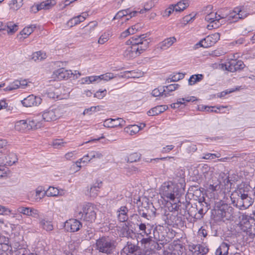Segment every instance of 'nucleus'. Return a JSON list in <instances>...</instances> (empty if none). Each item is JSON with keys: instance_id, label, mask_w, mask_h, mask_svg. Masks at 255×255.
Returning <instances> with one entry per match:
<instances>
[{"instance_id": "nucleus-31", "label": "nucleus", "mask_w": 255, "mask_h": 255, "mask_svg": "<svg viewBox=\"0 0 255 255\" xmlns=\"http://www.w3.org/2000/svg\"><path fill=\"white\" fill-rule=\"evenodd\" d=\"M237 194L238 197L236 200L234 197H232V196H231L232 203L234 206H236L240 209H244V204L242 197H241V194H240L239 193H237Z\"/></svg>"}, {"instance_id": "nucleus-26", "label": "nucleus", "mask_w": 255, "mask_h": 255, "mask_svg": "<svg viewBox=\"0 0 255 255\" xmlns=\"http://www.w3.org/2000/svg\"><path fill=\"white\" fill-rule=\"evenodd\" d=\"M103 183L100 180H97L91 187L90 194L91 197H96L98 195L99 189L102 186Z\"/></svg>"}, {"instance_id": "nucleus-52", "label": "nucleus", "mask_w": 255, "mask_h": 255, "mask_svg": "<svg viewBox=\"0 0 255 255\" xmlns=\"http://www.w3.org/2000/svg\"><path fill=\"white\" fill-rule=\"evenodd\" d=\"M31 207H26L21 206L17 209V212H19L23 215H25L27 216H29L30 211Z\"/></svg>"}, {"instance_id": "nucleus-17", "label": "nucleus", "mask_w": 255, "mask_h": 255, "mask_svg": "<svg viewBox=\"0 0 255 255\" xmlns=\"http://www.w3.org/2000/svg\"><path fill=\"white\" fill-rule=\"evenodd\" d=\"M163 219L168 225L174 226L178 224V218L177 214L171 211L165 213Z\"/></svg>"}, {"instance_id": "nucleus-50", "label": "nucleus", "mask_w": 255, "mask_h": 255, "mask_svg": "<svg viewBox=\"0 0 255 255\" xmlns=\"http://www.w3.org/2000/svg\"><path fill=\"white\" fill-rule=\"evenodd\" d=\"M228 20L232 21L233 22H236L239 19L237 12H235V9L231 12L229 14H227V17L226 18Z\"/></svg>"}, {"instance_id": "nucleus-35", "label": "nucleus", "mask_w": 255, "mask_h": 255, "mask_svg": "<svg viewBox=\"0 0 255 255\" xmlns=\"http://www.w3.org/2000/svg\"><path fill=\"white\" fill-rule=\"evenodd\" d=\"M45 191V189L42 186L38 187L35 191V201H39L42 199L46 195V191L44 193L43 192Z\"/></svg>"}, {"instance_id": "nucleus-59", "label": "nucleus", "mask_w": 255, "mask_h": 255, "mask_svg": "<svg viewBox=\"0 0 255 255\" xmlns=\"http://www.w3.org/2000/svg\"><path fill=\"white\" fill-rule=\"evenodd\" d=\"M207 185V190L211 192L217 191L220 189V187H216L214 184H212L211 180L208 181Z\"/></svg>"}, {"instance_id": "nucleus-1", "label": "nucleus", "mask_w": 255, "mask_h": 255, "mask_svg": "<svg viewBox=\"0 0 255 255\" xmlns=\"http://www.w3.org/2000/svg\"><path fill=\"white\" fill-rule=\"evenodd\" d=\"M147 34L134 35L126 41L129 45L125 50L123 55L127 59H132L139 56L149 46V42L146 38Z\"/></svg>"}, {"instance_id": "nucleus-32", "label": "nucleus", "mask_w": 255, "mask_h": 255, "mask_svg": "<svg viewBox=\"0 0 255 255\" xmlns=\"http://www.w3.org/2000/svg\"><path fill=\"white\" fill-rule=\"evenodd\" d=\"M189 5L188 0H182L178 2L176 4H173V6L175 7V11H182L184 10Z\"/></svg>"}, {"instance_id": "nucleus-21", "label": "nucleus", "mask_w": 255, "mask_h": 255, "mask_svg": "<svg viewBox=\"0 0 255 255\" xmlns=\"http://www.w3.org/2000/svg\"><path fill=\"white\" fill-rule=\"evenodd\" d=\"M139 224L137 223V225L139 227V231L140 232V234L142 236H148L150 235L151 231L152 229V227L149 224L145 223H142L141 221H138Z\"/></svg>"}, {"instance_id": "nucleus-58", "label": "nucleus", "mask_w": 255, "mask_h": 255, "mask_svg": "<svg viewBox=\"0 0 255 255\" xmlns=\"http://www.w3.org/2000/svg\"><path fill=\"white\" fill-rule=\"evenodd\" d=\"M30 211L29 216H31L33 218L38 219L40 220L41 218H40V213L39 211L35 208H31Z\"/></svg>"}, {"instance_id": "nucleus-44", "label": "nucleus", "mask_w": 255, "mask_h": 255, "mask_svg": "<svg viewBox=\"0 0 255 255\" xmlns=\"http://www.w3.org/2000/svg\"><path fill=\"white\" fill-rule=\"evenodd\" d=\"M6 25V30L8 33H13L18 29V25L12 22L7 23Z\"/></svg>"}, {"instance_id": "nucleus-18", "label": "nucleus", "mask_w": 255, "mask_h": 255, "mask_svg": "<svg viewBox=\"0 0 255 255\" xmlns=\"http://www.w3.org/2000/svg\"><path fill=\"white\" fill-rule=\"evenodd\" d=\"M55 3L56 1L55 0H47L42 1L40 4H37L35 6H33L31 7V9L35 13L42 9H48L52 6L55 5Z\"/></svg>"}, {"instance_id": "nucleus-46", "label": "nucleus", "mask_w": 255, "mask_h": 255, "mask_svg": "<svg viewBox=\"0 0 255 255\" xmlns=\"http://www.w3.org/2000/svg\"><path fill=\"white\" fill-rule=\"evenodd\" d=\"M122 250L125 252H128V253L129 252H134V253L136 254H139L138 250V247L132 244H128Z\"/></svg>"}, {"instance_id": "nucleus-62", "label": "nucleus", "mask_w": 255, "mask_h": 255, "mask_svg": "<svg viewBox=\"0 0 255 255\" xmlns=\"http://www.w3.org/2000/svg\"><path fill=\"white\" fill-rule=\"evenodd\" d=\"M204 155L202 157V158L205 159H213L216 157H220V154H216L214 153H207Z\"/></svg>"}, {"instance_id": "nucleus-13", "label": "nucleus", "mask_w": 255, "mask_h": 255, "mask_svg": "<svg viewBox=\"0 0 255 255\" xmlns=\"http://www.w3.org/2000/svg\"><path fill=\"white\" fill-rule=\"evenodd\" d=\"M244 67L245 65L243 61L235 59L230 60L226 64V69L231 72H234L238 70L242 69Z\"/></svg>"}, {"instance_id": "nucleus-45", "label": "nucleus", "mask_w": 255, "mask_h": 255, "mask_svg": "<svg viewBox=\"0 0 255 255\" xmlns=\"http://www.w3.org/2000/svg\"><path fill=\"white\" fill-rule=\"evenodd\" d=\"M67 143L63 139H55L52 142V146L55 148H61L64 147Z\"/></svg>"}, {"instance_id": "nucleus-37", "label": "nucleus", "mask_w": 255, "mask_h": 255, "mask_svg": "<svg viewBox=\"0 0 255 255\" xmlns=\"http://www.w3.org/2000/svg\"><path fill=\"white\" fill-rule=\"evenodd\" d=\"M46 58V54L45 52L41 51L34 52L32 54V59L35 61H41Z\"/></svg>"}, {"instance_id": "nucleus-24", "label": "nucleus", "mask_w": 255, "mask_h": 255, "mask_svg": "<svg viewBox=\"0 0 255 255\" xmlns=\"http://www.w3.org/2000/svg\"><path fill=\"white\" fill-rule=\"evenodd\" d=\"M167 109L168 106L166 105L157 106L148 111L147 112V115L149 116H154L157 115L165 111Z\"/></svg>"}, {"instance_id": "nucleus-38", "label": "nucleus", "mask_w": 255, "mask_h": 255, "mask_svg": "<svg viewBox=\"0 0 255 255\" xmlns=\"http://www.w3.org/2000/svg\"><path fill=\"white\" fill-rule=\"evenodd\" d=\"M150 206L152 207V205H150ZM148 208H147L146 207H144V209H142V207H141V209H139L138 210V213L139 215L147 219H148V217L150 216V212H152L151 210L149 209V205H148Z\"/></svg>"}, {"instance_id": "nucleus-55", "label": "nucleus", "mask_w": 255, "mask_h": 255, "mask_svg": "<svg viewBox=\"0 0 255 255\" xmlns=\"http://www.w3.org/2000/svg\"><path fill=\"white\" fill-rule=\"evenodd\" d=\"M235 12H237L238 18L243 19L248 16V13L244 10L241 9L240 8L236 7L235 8Z\"/></svg>"}, {"instance_id": "nucleus-15", "label": "nucleus", "mask_w": 255, "mask_h": 255, "mask_svg": "<svg viewBox=\"0 0 255 255\" xmlns=\"http://www.w3.org/2000/svg\"><path fill=\"white\" fill-rule=\"evenodd\" d=\"M189 249L192 252L193 255H204L206 254L209 251L208 249L206 247L200 244L189 245Z\"/></svg>"}, {"instance_id": "nucleus-29", "label": "nucleus", "mask_w": 255, "mask_h": 255, "mask_svg": "<svg viewBox=\"0 0 255 255\" xmlns=\"http://www.w3.org/2000/svg\"><path fill=\"white\" fill-rule=\"evenodd\" d=\"M39 223L40 228L46 231H51L53 230V226L51 222L49 221L41 218L40 219Z\"/></svg>"}, {"instance_id": "nucleus-19", "label": "nucleus", "mask_w": 255, "mask_h": 255, "mask_svg": "<svg viewBox=\"0 0 255 255\" xmlns=\"http://www.w3.org/2000/svg\"><path fill=\"white\" fill-rule=\"evenodd\" d=\"M137 13H138V12L136 10L131 11L129 8L123 9L117 13L113 20L120 19L124 16H129V18H131L135 16Z\"/></svg>"}, {"instance_id": "nucleus-49", "label": "nucleus", "mask_w": 255, "mask_h": 255, "mask_svg": "<svg viewBox=\"0 0 255 255\" xmlns=\"http://www.w3.org/2000/svg\"><path fill=\"white\" fill-rule=\"evenodd\" d=\"M170 77H171L169 78L170 81H168V82H176L182 79L184 77V74L181 73H178L176 74L171 75Z\"/></svg>"}, {"instance_id": "nucleus-34", "label": "nucleus", "mask_w": 255, "mask_h": 255, "mask_svg": "<svg viewBox=\"0 0 255 255\" xmlns=\"http://www.w3.org/2000/svg\"><path fill=\"white\" fill-rule=\"evenodd\" d=\"M94 236L93 230L92 229H88L83 231L81 235V239L82 240L89 241L92 239Z\"/></svg>"}, {"instance_id": "nucleus-11", "label": "nucleus", "mask_w": 255, "mask_h": 255, "mask_svg": "<svg viewBox=\"0 0 255 255\" xmlns=\"http://www.w3.org/2000/svg\"><path fill=\"white\" fill-rule=\"evenodd\" d=\"M42 99L39 97L30 95L21 101L22 105L25 107L37 106L41 103Z\"/></svg>"}, {"instance_id": "nucleus-3", "label": "nucleus", "mask_w": 255, "mask_h": 255, "mask_svg": "<svg viewBox=\"0 0 255 255\" xmlns=\"http://www.w3.org/2000/svg\"><path fill=\"white\" fill-rule=\"evenodd\" d=\"M183 189L179 188L178 185L172 182H166L161 186L159 193L161 197L165 201H173L175 198L178 199L183 193Z\"/></svg>"}, {"instance_id": "nucleus-43", "label": "nucleus", "mask_w": 255, "mask_h": 255, "mask_svg": "<svg viewBox=\"0 0 255 255\" xmlns=\"http://www.w3.org/2000/svg\"><path fill=\"white\" fill-rule=\"evenodd\" d=\"M165 90L162 88H156L154 89L151 92V94L153 97L163 96L167 97L168 93H165Z\"/></svg>"}, {"instance_id": "nucleus-36", "label": "nucleus", "mask_w": 255, "mask_h": 255, "mask_svg": "<svg viewBox=\"0 0 255 255\" xmlns=\"http://www.w3.org/2000/svg\"><path fill=\"white\" fill-rule=\"evenodd\" d=\"M214 19H215V25L212 24V26L215 28H217L219 26V20L221 19H226L227 17V14H217V13H214ZM221 24V23H220Z\"/></svg>"}, {"instance_id": "nucleus-23", "label": "nucleus", "mask_w": 255, "mask_h": 255, "mask_svg": "<svg viewBox=\"0 0 255 255\" xmlns=\"http://www.w3.org/2000/svg\"><path fill=\"white\" fill-rule=\"evenodd\" d=\"M237 193H239L241 194V197L243 200V202L244 204V209H247L249 208L250 206H251L254 201V199H253L251 197L248 195V194L242 193V189H240L237 191Z\"/></svg>"}, {"instance_id": "nucleus-30", "label": "nucleus", "mask_w": 255, "mask_h": 255, "mask_svg": "<svg viewBox=\"0 0 255 255\" xmlns=\"http://www.w3.org/2000/svg\"><path fill=\"white\" fill-rule=\"evenodd\" d=\"M63 190H59L58 188L54 187H49L46 191V195L48 197H56L58 196H62Z\"/></svg>"}, {"instance_id": "nucleus-42", "label": "nucleus", "mask_w": 255, "mask_h": 255, "mask_svg": "<svg viewBox=\"0 0 255 255\" xmlns=\"http://www.w3.org/2000/svg\"><path fill=\"white\" fill-rule=\"evenodd\" d=\"M141 155L140 153L137 152H134L130 154L127 157L126 160L127 162H136L139 160L140 158Z\"/></svg>"}, {"instance_id": "nucleus-2", "label": "nucleus", "mask_w": 255, "mask_h": 255, "mask_svg": "<svg viewBox=\"0 0 255 255\" xmlns=\"http://www.w3.org/2000/svg\"><path fill=\"white\" fill-rule=\"evenodd\" d=\"M61 116L58 108H50L39 114L34 119L29 121L31 128L37 129L43 126V122H50L58 119Z\"/></svg>"}, {"instance_id": "nucleus-57", "label": "nucleus", "mask_w": 255, "mask_h": 255, "mask_svg": "<svg viewBox=\"0 0 255 255\" xmlns=\"http://www.w3.org/2000/svg\"><path fill=\"white\" fill-rule=\"evenodd\" d=\"M174 11H175V7L173 6V4H171L164 10L163 13V16L164 17H168Z\"/></svg>"}, {"instance_id": "nucleus-7", "label": "nucleus", "mask_w": 255, "mask_h": 255, "mask_svg": "<svg viewBox=\"0 0 255 255\" xmlns=\"http://www.w3.org/2000/svg\"><path fill=\"white\" fill-rule=\"evenodd\" d=\"M215 215L219 220H229L233 217V209L227 204H223L215 210Z\"/></svg>"}, {"instance_id": "nucleus-12", "label": "nucleus", "mask_w": 255, "mask_h": 255, "mask_svg": "<svg viewBox=\"0 0 255 255\" xmlns=\"http://www.w3.org/2000/svg\"><path fill=\"white\" fill-rule=\"evenodd\" d=\"M82 227L81 223L78 220L74 219H71L67 220L64 225V228L67 232H77Z\"/></svg>"}, {"instance_id": "nucleus-4", "label": "nucleus", "mask_w": 255, "mask_h": 255, "mask_svg": "<svg viewBox=\"0 0 255 255\" xmlns=\"http://www.w3.org/2000/svg\"><path fill=\"white\" fill-rule=\"evenodd\" d=\"M206 203H203L200 201L191 204V207L187 209L188 206H190L189 203H187V206L186 205V210L185 212H187L188 214L191 217L194 218L196 220H200L203 218V215L207 211V207Z\"/></svg>"}, {"instance_id": "nucleus-54", "label": "nucleus", "mask_w": 255, "mask_h": 255, "mask_svg": "<svg viewBox=\"0 0 255 255\" xmlns=\"http://www.w3.org/2000/svg\"><path fill=\"white\" fill-rule=\"evenodd\" d=\"M110 34L109 33H104L99 38L98 43L103 44L109 39Z\"/></svg>"}, {"instance_id": "nucleus-8", "label": "nucleus", "mask_w": 255, "mask_h": 255, "mask_svg": "<svg viewBox=\"0 0 255 255\" xmlns=\"http://www.w3.org/2000/svg\"><path fill=\"white\" fill-rule=\"evenodd\" d=\"M220 34L215 33L201 40L196 45L205 48L209 47L215 44L220 39Z\"/></svg>"}, {"instance_id": "nucleus-5", "label": "nucleus", "mask_w": 255, "mask_h": 255, "mask_svg": "<svg viewBox=\"0 0 255 255\" xmlns=\"http://www.w3.org/2000/svg\"><path fill=\"white\" fill-rule=\"evenodd\" d=\"M95 246L96 250L99 252L107 255L112 254L115 248L114 241L106 237L97 240Z\"/></svg>"}, {"instance_id": "nucleus-22", "label": "nucleus", "mask_w": 255, "mask_h": 255, "mask_svg": "<svg viewBox=\"0 0 255 255\" xmlns=\"http://www.w3.org/2000/svg\"><path fill=\"white\" fill-rule=\"evenodd\" d=\"M128 209L126 206L121 207L117 212V218L121 222H127L128 217Z\"/></svg>"}, {"instance_id": "nucleus-9", "label": "nucleus", "mask_w": 255, "mask_h": 255, "mask_svg": "<svg viewBox=\"0 0 255 255\" xmlns=\"http://www.w3.org/2000/svg\"><path fill=\"white\" fill-rule=\"evenodd\" d=\"M242 230L251 238L255 236V213L242 225Z\"/></svg>"}, {"instance_id": "nucleus-27", "label": "nucleus", "mask_w": 255, "mask_h": 255, "mask_svg": "<svg viewBox=\"0 0 255 255\" xmlns=\"http://www.w3.org/2000/svg\"><path fill=\"white\" fill-rule=\"evenodd\" d=\"M230 247V244L226 242H223L216 250V255H227Z\"/></svg>"}, {"instance_id": "nucleus-47", "label": "nucleus", "mask_w": 255, "mask_h": 255, "mask_svg": "<svg viewBox=\"0 0 255 255\" xmlns=\"http://www.w3.org/2000/svg\"><path fill=\"white\" fill-rule=\"evenodd\" d=\"M18 84H20L19 82V80H15L12 83H10L8 86H7L5 89H4V91H12L13 90H16L19 88V85Z\"/></svg>"}, {"instance_id": "nucleus-40", "label": "nucleus", "mask_w": 255, "mask_h": 255, "mask_svg": "<svg viewBox=\"0 0 255 255\" xmlns=\"http://www.w3.org/2000/svg\"><path fill=\"white\" fill-rule=\"evenodd\" d=\"M203 78L202 74H197L192 75L188 80V83L190 85H193L196 82L201 81Z\"/></svg>"}, {"instance_id": "nucleus-53", "label": "nucleus", "mask_w": 255, "mask_h": 255, "mask_svg": "<svg viewBox=\"0 0 255 255\" xmlns=\"http://www.w3.org/2000/svg\"><path fill=\"white\" fill-rule=\"evenodd\" d=\"M98 80L101 81L102 80L105 81H108L114 78V74L111 73H107L105 74L101 75L100 76H97Z\"/></svg>"}, {"instance_id": "nucleus-41", "label": "nucleus", "mask_w": 255, "mask_h": 255, "mask_svg": "<svg viewBox=\"0 0 255 255\" xmlns=\"http://www.w3.org/2000/svg\"><path fill=\"white\" fill-rule=\"evenodd\" d=\"M9 215H10L11 217L14 219L18 223L22 224L24 222L25 223V221H24L23 220L21 214L19 212H17V210L16 212H12L11 211H10V213H9Z\"/></svg>"}, {"instance_id": "nucleus-61", "label": "nucleus", "mask_w": 255, "mask_h": 255, "mask_svg": "<svg viewBox=\"0 0 255 255\" xmlns=\"http://www.w3.org/2000/svg\"><path fill=\"white\" fill-rule=\"evenodd\" d=\"M106 93L107 91L106 89L104 90H99L94 94V97L99 99H102L106 96Z\"/></svg>"}, {"instance_id": "nucleus-25", "label": "nucleus", "mask_w": 255, "mask_h": 255, "mask_svg": "<svg viewBox=\"0 0 255 255\" xmlns=\"http://www.w3.org/2000/svg\"><path fill=\"white\" fill-rule=\"evenodd\" d=\"M15 129L19 131H24L26 129H30L32 128L30 127L29 123L28 124L26 121L20 120L15 124ZM34 129V128H33Z\"/></svg>"}, {"instance_id": "nucleus-63", "label": "nucleus", "mask_w": 255, "mask_h": 255, "mask_svg": "<svg viewBox=\"0 0 255 255\" xmlns=\"http://www.w3.org/2000/svg\"><path fill=\"white\" fill-rule=\"evenodd\" d=\"M214 15V13H210L206 15L205 19L210 23H213V24L215 25Z\"/></svg>"}, {"instance_id": "nucleus-51", "label": "nucleus", "mask_w": 255, "mask_h": 255, "mask_svg": "<svg viewBox=\"0 0 255 255\" xmlns=\"http://www.w3.org/2000/svg\"><path fill=\"white\" fill-rule=\"evenodd\" d=\"M97 81H98L97 76H89L83 79L82 83L90 84Z\"/></svg>"}, {"instance_id": "nucleus-14", "label": "nucleus", "mask_w": 255, "mask_h": 255, "mask_svg": "<svg viewBox=\"0 0 255 255\" xmlns=\"http://www.w3.org/2000/svg\"><path fill=\"white\" fill-rule=\"evenodd\" d=\"M126 121L122 118L108 119L104 122V126L107 128H114L117 127H123L125 126Z\"/></svg>"}, {"instance_id": "nucleus-33", "label": "nucleus", "mask_w": 255, "mask_h": 255, "mask_svg": "<svg viewBox=\"0 0 255 255\" xmlns=\"http://www.w3.org/2000/svg\"><path fill=\"white\" fill-rule=\"evenodd\" d=\"M84 21V18L83 16L77 15L76 16L72 17L70 20H69L67 22V25L70 27H72Z\"/></svg>"}, {"instance_id": "nucleus-6", "label": "nucleus", "mask_w": 255, "mask_h": 255, "mask_svg": "<svg viewBox=\"0 0 255 255\" xmlns=\"http://www.w3.org/2000/svg\"><path fill=\"white\" fill-rule=\"evenodd\" d=\"M78 215L81 220L89 222L95 221L96 218L94 207L90 204L83 205L82 210L79 211Z\"/></svg>"}, {"instance_id": "nucleus-60", "label": "nucleus", "mask_w": 255, "mask_h": 255, "mask_svg": "<svg viewBox=\"0 0 255 255\" xmlns=\"http://www.w3.org/2000/svg\"><path fill=\"white\" fill-rule=\"evenodd\" d=\"M227 107V106H220L219 107H216V106L209 107V106H202V107H201V110H202V111L205 110V111H207L208 112H210L211 109L216 108L218 110H220L222 108H226Z\"/></svg>"}, {"instance_id": "nucleus-64", "label": "nucleus", "mask_w": 255, "mask_h": 255, "mask_svg": "<svg viewBox=\"0 0 255 255\" xmlns=\"http://www.w3.org/2000/svg\"><path fill=\"white\" fill-rule=\"evenodd\" d=\"M168 93L174 91L179 87V85L177 84H170L165 87Z\"/></svg>"}, {"instance_id": "nucleus-20", "label": "nucleus", "mask_w": 255, "mask_h": 255, "mask_svg": "<svg viewBox=\"0 0 255 255\" xmlns=\"http://www.w3.org/2000/svg\"><path fill=\"white\" fill-rule=\"evenodd\" d=\"M176 41L177 39L174 36L167 38L158 44L157 48L162 51L166 50Z\"/></svg>"}, {"instance_id": "nucleus-10", "label": "nucleus", "mask_w": 255, "mask_h": 255, "mask_svg": "<svg viewBox=\"0 0 255 255\" xmlns=\"http://www.w3.org/2000/svg\"><path fill=\"white\" fill-rule=\"evenodd\" d=\"M17 160V156L14 153L7 151L6 154L0 157V164L4 166H11Z\"/></svg>"}, {"instance_id": "nucleus-28", "label": "nucleus", "mask_w": 255, "mask_h": 255, "mask_svg": "<svg viewBox=\"0 0 255 255\" xmlns=\"http://www.w3.org/2000/svg\"><path fill=\"white\" fill-rule=\"evenodd\" d=\"M36 28V25L34 24L30 25L28 26L25 27L23 30L20 32L19 35L21 36L19 37L20 39H24L29 36L31 33L33 32L34 29Z\"/></svg>"}, {"instance_id": "nucleus-16", "label": "nucleus", "mask_w": 255, "mask_h": 255, "mask_svg": "<svg viewBox=\"0 0 255 255\" xmlns=\"http://www.w3.org/2000/svg\"><path fill=\"white\" fill-rule=\"evenodd\" d=\"M53 75L58 80H62L71 78L73 75V72L71 70H67L62 68L55 71Z\"/></svg>"}, {"instance_id": "nucleus-48", "label": "nucleus", "mask_w": 255, "mask_h": 255, "mask_svg": "<svg viewBox=\"0 0 255 255\" xmlns=\"http://www.w3.org/2000/svg\"><path fill=\"white\" fill-rule=\"evenodd\" d=\"M103 154L98 151H91L88 153V157L91 159L93 158L100 159L103 157Z\"/></svg>"}, {"instance_id": "nucleus-39", "label": "nucleus", "mask_w": 255, "mask_h": 255, "mask_svg": "<svg viewBox=\"0 0 255 255\" xmlns=\"http://www.w3.org/2000/svg\"><path fill=\"white\" fill-rule=\"evenodd\" d=\"M23 5V0H12L9 4L10 8L13 10H17Z\"/></svg>"}, {"instance_id": "nucleus-56", "label": "nucleus", "mask_w": 255, "mask_h": 255, "mask_svg": "<svg viewBox=\"0 0 255 255\" xmlns=\"http://www.w3.org/2000/svg\"><path fill=\"white\" fill-rule=\"evenodd\" d=\"M130 223L129 222L125 223L124 225L123 226L122 231L125 236H128L130 234L131 230L130 228Z\"/></svg>"}]
</instances>
